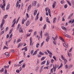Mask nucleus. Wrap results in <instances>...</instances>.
<instances>
[{
    "label": "nucleus",
    "instance_id": "obj_2",
    "mask_svg": "<svg viewBox=\"0 0 74 74\" xmlns=\"http://www.w3.org/2000/svg\"><path fill=\"white\" fill-rule=\"evenodd\" d=\"M13 22L14 23L13 24L12 26V27H14V25H15V24L16 23V18H14V19L13 21Z\"/></svg>",
    "mask_w": 74,
    "mask_h": 74
},
{
    "label": "nucleus",
    "instance_id": "obj_54",
    "mask_svg": "<svg viewBox=\"0 0 74 74\" xmlns=\"http://www.w3.org/2000/svg\"><path fill=\"white\" fill-rule=\"evenodd\" d=\"M65 67H66V69H68V65L66 64L65 65Z\"/></svg>",
    "mask_w": 74,
    "mask_h": 74
},
{
    "label": "nucleus",
    "instance_id": "obj_43",
    "mask_svg": "<svg viewBox=\"0 0 74 74\" xmlns=\"http://www.w3.org/2000/svg\"><path fill=\"white\" fill-rule=\"evenodd\" d=\"M21 41V39H18L17 41V43H18V42H20V41Z\"/></svg>",
    "mask_w": 74,
    "mask_h": 74
},
{
    "label": "nucleus",
    "instance_id": "obj_4",
    "mask_svg": "<svg viewBox=\"0 0 74 74\" xmlns=\"http://www.w3.org/2000/svg\"><path fill=\"white\" fill-rule=\"evenodd\" d=\"M55 66H54V65H53V69L54 70V72H55L56 71V68H57V65H56V64H55Z\"/></svg>",
    "mask_w": 74,
    "mask_h": 74
},
{
    "label": "nucleus",
    "instance_id": "obj_10",
    "mask_svg": "<svg viewBox=\"0 0 74 74\" xmlns=\"http://www.w3.org/2000/svg\"><path fill=\"white\" fill-rule=\"evenodd\" d=\"M56 1L54 2V3L53 4L52 6H53V8H55V5L56 4Z\"/></svg>",
    "mask_w": 74,
    "mask_h": 74
},
{
    "label": "nucleus",
    "instance_id": "obj_37",
    "mask_svg": "<svg viewBox=\"0 0 74 74\" xmlns=\"http://www.w3.org/2000/svg\"><path fill=\"white\" fill-rule=\"evenodd\" d=\"M30 42H32L33 41H32V37H31L30 38Z\"/></svg>",
    "mask_w": 74,
    "mask_h": 74
},
{
    "label": "nucleus",
    "instance_id": "obj_6",
    "mask_svg": "<svg viewBox=\"0 0 74 74\" xmlns=\"http://www.w3.org/2000/svg\"><path fill=\"white\" fill-rule=\"evenodd\" d=\"M37 3V2L36 1H34V2L32 4V6H35L36 5V4Z\"/></svg>",
    "mask_w": 74,
    "mask_h": 74
},
{
    "label": "nucleus",
    "instance_id": "obj_26",
    "mask_svg": "<svg viewBox=\"0 0 74 74\" xmlns=\"http://www.w3.org/2000/svg\"><path fill=\"white\" fill-rule=\"evenodd\" d=\"M48 14H49V15L50 16V17H51V13H50V10L49 9L48 10Z\"/></svg>",
    "mask_w": 74,
    "mask_h": 74
},
{
    "label": "nucleus",
    "instance_id": "obj_49",
    "mask_svg": "<svg viewBox=\"0 0 74 74\" xmlns=\"http://www.w3.org/2000/svg\"><path fill=\"white\" fill-rule=\"evenodd\" d=\"M47 66H48L49 65V61H47V63L46 64Z\"/></svg>",
    "mask_w": 74,
    "mask_h": 74
},
{
    "label": "nucleus",
    "instance_id": "obj_27",
    "mask_svg": "<svg viewBox=\"0 0 74 74\" xmlns=\"http://www.w3.org/2000/svg\"><path fill=\"white\" fill-rule=\"evenodd\" d=\"M22 43H20L18 46V47H17L18 48L19 47H20V46H22Z\"/></svg>",
    "mask_w": 74,
    "mask_h": 74
},
{
    "label": "nucleus",
    "instance_id": "obj_62",
    "mask_svg": "<svg viewBox=\"0 0 74 74\" xmlns=\"http://www.w3.org/2000/svg\"><path fill=\"white\" fill-rule=\"evenodd\" d=\"M71 53H69L68 52V55L69 57H70V56L71 55Z\"/></svg>",
    "mask_w": 74,
    "mask_h": 74
},
{
    "label": "nucleus",
    "instance_id": "obj_33",
    "mask_svg": "<svg viewBox=\"0 0 74 74\" xmlns=\"http://www.w3.org/2000/svg\"><path fill=\"white\" fill-rule=\"evenodd\" d=\"M45 58V57H43L41 59V60H44Z\"/></svg>",
    "mask_w": 74,
    "mask_h": 74
},
{
    "label": "nucleus",
    "instance_id": "obj_50",
    "mask_svg": "<svg viewBox=\"0 0 74 74\" xmlns=\"http://www.w3.org/2000/svg\"><path fill=\"white\" fill-rule=\"evenodd\" d=\"M34 52V50H32L31 51L30 53L31 54H33V52Z\"/></svg>",
    "mask_w": 74,
    "mask_h": 74
},
{
    "label": "nucleus",
    "instance_id": "obj_23",
    "mask_svg": "<svg viewBox=\"0 0 74 74\" xmlns=\"http://www.w3.org/2000/svg\"><path fill=\"white\" fill-rule=\"evenodd\" d=\"M40 36H41V38H42V31H40Z\"/></svg>",
    "mask_w": 74,
    "mask_h": 74
},
{
    "label": "nucleus",
    "instance_id": "obj_17",
    "mask_svg": "<svg viewBox=\"0 0 74 74\" xmlns=\"http://www.w3.org/2000/svg\"><path fill=\"white\" fill-rule=\"evenodd\" d=\"M10 8V4L8 3V5L6 7V10H8Z\"/></svg>",
    "mask_w": 74,
    "mask_h": 74
},
{
    "label": "nucleus",
    "instance_id": "obj_32",
    "mask_svg": "<svg viewBox=\"0 0 74 74\" xmlns=\"http://www.w3.org/2000/svg\"><path fill=\"white\" fill-rule=\"evenodd\" d=\"M18 5H19V2L18 1H17L16 5V7H18Z\"/></svg>",
    "mask_w": 74,
    "mask_h": 74
},
{
    "label": "nucleus",
    "instance_id": "obj_19",
    "mask_svg": "<svg viewBox=\"0 0 74 74\" xmlns=\"http://www.w3.org/2000/svg\"><path fill=\"white\" fill-rule=\"evenodd\" d=\"M73 66V65H69L68 67V69H71V67H72Z\"/></svg>",
    "mask_w": 74,
    "mask_h": 74
},
{
    "label": "nucleus",
    "instance_id": "obj_5",
    "mask_svg": "<svg viewBox=\"0 0 74 74\" xmlns=\"http://www.w3.org/2000/svg\"><path fill=\"white\" fill-rule=\"evenodd\" d=\"M46 21L48 23H51V22H50V21H49V18L48 17H47L46 18Z\"/></svg>",
    "mask_w": 74,
    "mask_h": 74
},
{
    "label": "nucleus",
    "instance_id": "obj_40",
    "mask_svg": "<svg viewBox=\"0 0 74 74\" xmlns=\"http://www.w3.org/2000/svg\"><path fill=\"white\" fill-rule=\"evenodd\" d=\"M13 30L12 29H11L10 30V31L9 32V33L10 34H11V33H12V31Z\"/></svg>",
    "mask_w": 74,
    "mask_h": 74
},
{
    "label": "nucleus",
    "instance_id": "obj_47",
    "mask_svg": "<svg viewBox=\"0 0 74 74\" xmlns=\"http://www.w3.org/2000/svg\"><path fill=\"white\" fill-rule=\"evenodd\" d=\"M40 45V44L39 43H37L36 45V48H38V46Z\"/></svg>",
    "mask_w": 74,
    "mask_h": 74
},
{
    "label": "nucleus",
    "instance_id": "obj_42",
    "mask_svg": "<svg viewBox=\"0 0 74 74\" xmlns=\"http://www.w3.org/2000/svg\"><path fill=\"white\" fill-rule=\"evenodd\" d=\"M25 66H26V64H25V63H24L22 66L23 68L25 67Z\"/></svg>",
    "mask_w": 74,
    "mask_h": 74
},
{
    "label": "nucleus",
    "instance_id": "obj_61",
    "mask_svg": "<svg viewBox=\"0 0 74 74\" xmlns=\"http://www.w3.org/2000/svg\"><path fill=\"white\" fill-rule=\"evenodd\" d=\"M40 21H42V16H41L40 17Z\"/></svg>",
    "mask_w": 74,
    "mask_h": 74
},
{
    "label": "nucleus",
    "instance_id": "obj_60",
    "mask_svg": "<svg viewBox=\"0 0 74 74\" xmlns=\"http://www.w3.org/2000/svg\"><path fill=\"white\" fill-rule=\"evenodd\" d=\"M20 33H23V29H21V30H20L19 31Z\"/></svg>",
    "mask_w": 74,
    "mask_h": 74
},
{
    "label": "nucleus",
    "instance_id": "obj_3",
    "mask_svg": "<svg viewBox=\"0 0 74 74\" xmlns=\"http://www.w3.org/2000/svg\"><path fill=\"white\" fill-rule=\"evenodd\" d=\"M50 38V36H49L48 35V36H47V38L46 39V41L47 42H48V41L49 40V38Z\"/></svg>",
    "mask_w": 74,
    "mask_h": 74
},
{
    "label": "nucleus",
    "instance_id": "obj_30",
    "mask_svg": "<svg viewBox=\"0 0 74 74\" xmlns=\"http://www.w3.org/2000/svg\"><path fill=\"white\" fill-rule=\"evenodd\" d=\"M45 62H46V61H43L41 63V65H42V64H45Z\"/></svg>",
    "mask_w": 74,
    "mask_h": 74
},
{
    "label": "nucleus",
    "instance_id": "obj_1",
    "mask_svg": "<svg viewBox=\"0 0 74 74\" xmlns=\"http://www.w3.org/2000/svg\"><path fill=\"white\" fill-rule=\"evenodd\" d=\"M5 23V20L4 18H3L2 21V23L1 24V28L2 27H3V26L4 24Z\"/></svg>",
    "mask_w": 74,
    "mask_h": 74
},
{
    "label": "nucleus",
    "instance_id": "obj_64",
    "mask_svg": "<svg viewBox=\"0 0 74 74\" xmlns=\"http://www.w3.org/2000/svg\"><path fill=\"white\" fill-rule=\"evenodd\" d=\"M29 32H33V30L32 29H29Z\"/></svg>",
    "mask_w": 74,
    "mask_h": 74
},
{
    "label": "nucleus",
    "instance_id": "obj_20",
    "mask_svg": "<svg viewBox=\"0 0 74 74\" xmlns=\"http://www.w3.org/2000/svg\"><path fill=\"white\" fill-rule=\"evenodd\" d=\"M60 40H62V41H63L64 42H66V41H65V40H64V39H63V38L60 37Z\"/></svg>",
    "mask_w": 74,
    "mask_h": 74
},
{
    "label": "nucleus",
    "instance_id": "obj_53",
    "mask_svg": "<svg viewBox=\"0 0 74 74\" xmlns=\"http://www.w3.org/2000/svg\"><path fill=\"white\" fill-rule=\"evenodd\" d=\"M46 28V24H45L43 27V29H45Z\"/></svg>",
    "mask_w": 74,
    "mask_h": 74
},
{
    "label": "nucleus",
    "instance_id": "obj_9",
    "mask_svg": "<svg viewBox=\"0 0 74 74\" xmlns=\"http://www.w3.org/2000/svg\"><path fill=\"white\" fill-rule=\"evenodd\" d=\"M30 24V22L29 21H27L26 24V26H28Z\"/></svg>",
    "mask_w": 74,
    "mask_h": 74
},
{
    "label": "nucleus",
    "instance_id": "obj_8",
    "mask_svg": "<svg viewBox=\"0 0 74 74\" xmlns=\"http://www.w3.org/2000/svg\"><path fill=\"white\" fill-rule=\"evenodd\" d=\"M1 8H2L3 10V11H5V8H4V5H1Z\"/></svg>",
    "mask_w": 74,
    "mask_h": 74
},
{
    "label": "nucleus",
    "instance_id": "obj_29",
    "mask_svg": "<svg viewBox=\"0 0 74 74\" xmlns=\"http://www.w3.org/2000/svg\"><path fill=\"white\" fill-rule=\"evenodd\" d=\"M25 18H23L22 23V24H24V22H25Z\"/></svg>",
    "mask_w": 74,
    "mask_h": 74
},
{
    "label": "nucleus",
    "instance_id": "obj_16",
    "mask_svg": "<svg viewBox=\"0 0 74 74\" xmlns=\"http://www.w3.org/2000/svg\"><path fill=\"white\" fill-rule=\"evenodd\" d=\"M61 28L63 29V30H67L66 28L63 26H61Z\"/></svg>",
    "mask_w": 74,
    "mask_h": 74
},
{
    "label": "nucleus",
    "instance_id": "obj_21",
    "mask_svg": "<svg viewBox=\"0 0 74 74\" xmlns=\"http://www.w3.org/2000/svg\"><path fill=\"white\" fill-rule=\"evenodd\" d=\"M37 51H35L34 53L32 55L33 56H34V55H36L37 54Z\"/></svg>",
    "mask_w": 74,
    "mask_h": 74
},
{
    "label": "nucleus",
    "instance_id": "obj_57",
    "mask_svg": "<svg viewBox=\"0 0 74 74\" xmlns=\"http://www.w3.org/2000/svg\"><path fill=\"white\" fill-rule=\"evenodd\" d=\"M44 69H49V68H48V67L47 66V67H44Z\"/></svg>",
    "mask_w": 74,
    "mask_h": 74
},
{
    "label": "nucleus",
    "instance_id": "obj_44",
    "mask_svg": "<svg viewBox=\"0 0 74 74\" xmlns=\"http://www.w3.org/2000/svg\"><path fill=\"white\" fill-rule=\"evenodd\" d=\"M24 62L23 60H22L19 62V64H21V63H22V62Z\"/></svg>",
    "mask_w": 74,
    "mask_h": 74
},
{
    "label": "nucleus",
    "instance_id": "obj_11",
    "mask_svg": "<svg viewBox=\"0 0 74 74\" xmlns=\"http://www.w3.org/2000/svg\"><path fill=\"white\" fill-rule=\"evenodd\" d=\"M63 45L64 47H66V48H67V47H68V44H67V43H66V44L65 43H63Z\"/></svg>",
    "mask_w": 74,
    "mask_h": 74
},
{
    "label": "nucleus",
    "instance_id": "obj_59",
    "mask_svg": "<svg viewBox=\"0 0 74 74\" xmlns=\"http://www.w3.org/2000/svg\"><path fill=\"white\" fill-rule=\"evenodd\" d=\"M16 71L17 73H19V70H16Z\"/></svg>",
    "mask_w": 74,
    "mask_h": 74
},
{
    "label": "nucleus",
    "instance_id": "obj_34",
    "mask_svg": "<svg viewBox=\"0 0 74 74\" xmlns=\"http://www.w3.org/2000/svg\"><path fill=\"white\" fill-rule=\"evenodd\" d=\"M3 70H4V68H2L1 70H0V73H3Z\"/></svg>",
    "mask_w": 74,
    "mask_h": 74
},
{
    "label": "nucleus",
    "instance_id": "obj_58",
    "mask_svg": "<svg viewBox=\"0 0 74 74\" xmlns=\"http://www.w3.org/2000/svg\"><path fill=\"white\" fill-rule=\"evenodd\" d=\"M53 59H54L56 61V57H55V56H53Z\"/></svg>",
    "mask_w": 74,
    "mask_h": 74
},
{
    "label": "nucleus",
    "instance_id": "obj_41",
    "mask_svg": "<svg viewBox=\"0 0 74 74\" xmlns=\"http://www.w3.org/2000/svg\"><path fill=\"white\" fill-rule=\"evenodd\" d=\"M71 3L73 4V5L74 6V0H72Z\"/></svg>",
    "mask_w": 74,
    "mask_h": 74
},
{
    "label": "nucleus",
    "instance_id": "obj_13",
    "mask_svg": "<svg viewBox=\"0 0 74 74\" xmlns=\"http://www.w3.org/2000/svg\"><path fill=\"white\" fill-rule=\"evenodd\" d=\"M5 55L7 56L6 57H9V56H10V55L9 54V53H5Z\"/></svg>",
    "mask_w": 74,
    "mask_h": 74
},
{
    "label": "nucleus",
    "instance_id": "obj_24",
    "mask_svg": "<svg viewBox=\"0 0 74 74\" xmlns=\"http://www.w3.org/2000/svg\"><path fill=\"white\" fill-rule=\"evenodd\" d=\"M37 10H35V11L34 13V15H36V14H37Z\"/></svg>",
    "mask_w": 74,
    "mask_h": 74
},
{
    "label": "nucleus",
    "instance_id": "obj_28",
    "mask_svg": "<svg viewBox=\"0 0 74 74\" xmlns=\"http://www.w3.org/2000/svg\"><path fill=\"white\" fill-rule=\"evenodd\" d=\"M66 1L70 6H71V3H70V2L69 1Z\"/></svg>",
    "mask_w": 74,
    "mask_h": 74
},
{
    "label": "nucleus",
    "instance_id": "obj_63",
    "mask_svg": "<svg viewBox=\"0 0 74 74\" xmlns=\"http://www.w3.org/2000/svg\"><path fill=\"white\" fill-rule=\"evenodd\" d=\"M12 37V34H11L10 36V37H9V38H11Z\"/></svg>",
    "mask_w": 74,
    "mask_h": 74
},
{
    "label": "nucleus",
    "instance_id": "obj_14",
    "mask_svg": "<svg viewBox=\"0 0 74 74\" xmlns=\"http://www.w3.org/2000/svg\"><path fill=\"white\" fill-rule=\"evenodd\" d=\"M24 50H25V51H27V47H25L22 49V51H23Z\"/></svg>",
    "mask_w": 74,
    "mask_h": 74
},
{
    "label": "nucleus",
    "instance_id": "obj_56",
    "mask_svg": "<svg viewBox=\"0 0 74 74\" xmlns=\"http://www.w3.org/2000/svg\"><path fill=\"white\" fill-rule=\"evenodd\" d=\"M72 49H73V48H71L69 50V52H71V51H72Z\"/></svg>",
    "mask_w": 74,
    "mask_h": 74
},
{
    "label": "nucleus",
    "instance_id": "obj_25",
    "mask_svg": "<svg viewBox=\"0 0 74 74\" xmlns=\"http://www.w3.org/2000/svg\"><path fill=\"white\" fill-rule=\"evenodd\" d=\"M48 14H49V15L50 16V17H51V13H50V10L49 9L48 10Z\"/></svg>",
    "mask_w": 74,
    "mask_h": 74
},
{
    "label": "nucleus",
    "instance_id": "obj_18",
    "mask_svg": "<svg viewBox=\"0 0 74 74\" xmlns=\"http://www.w3.org/2000/svg\"><path fill=\"white\" fill-rule=\"evenodd\" d=\"M47 51L48 53H49V54H50V55H52V52H51L48 50H47Z\"/></svg>",
    "mask_w": 74,
    "mask_h": 74
},
{
    "label": "nucleus",
    "instance_id": "obj_45",
    "mask_svg": "<svg viewBox=\"0 0 74 74\" xmlns=\"http://www.w3.org/2000/svg\"><path fill=\"white\" fill-rule=\"evenodd\" d=\"M64 60V63H65V64H66V63H67V60H66V59H65V60Z\"/></svg>",
    "mask_w": 74,
    "mask_h": 74
},
{
    "label": "nucleus",
    "instance_id": "obj_31",
    "mask_svg": "<svg viewBox=\"0 0 74 74\" xmlns=\"http://www.w3.org/2000/svg\"><path fill=\"white\" fill-rule=\"evenodd\" d=\"M8 49V48L5 46H4L3 49Z\"/></svg>",
    "mask_w": 74,
    "mask_h": 74
},
{
    "label": "nucleus",
    "instance_id": "obj_22",
    "mask_svg": "<svg viewBox=\"0 0 74 74\" xmlns=\"http://www.w3.org/2000/svg\"><path fill=\"white\" fill-rule=\"evenodd\" d=\"M39 54L40 55H44V53H42L41 51H40L39 52Z\"/></svg>",
    "mask_w": 74,
    "mask_h": 74
},
{
    "label": "nucleus",
    "instance_id": "obj_46",
    "mask_svg": "<svg viewBox=\"0 0 74 74\" xmlns=\"http://www.w3.org/2000/svg\"><path fill=\"white\" fill-rule=\"evenodd\" d=\"M55 61V60H54L53 59H52L51 60V63H53V62H54V61Z\"/></svg>",
    "mask_w": 74,
    "mask_h": 74
},
{
    "label": "nucleus",
    "instance_id": "obj_15",
    "mask_svg": "<svg viewBox=\"0 0 74 74\" xmlns=\"http://www.w3.org/2000/svg\"><path fill=\"white\" fill-rule=\"evenodd\" d=\"M39 15V13H38L36 15V18L35 20H38V15Z\"/></svg>",
    "mask_w": 74,
    "mask_h": 74
},
{
    "label": "nucleus",
    "instance_id": "obj_55",
    "mask_svg": "<svg viewBox=\"0 0 74 74\" xmlns=\"http://www.w3.org/2000/svg\"><path fill=\"white\" fill-rule=\"evenodd\" d=\"M42 68H41L40 70L39 71L40 73H41L42 71Z\"/></svg>",
    "mask_w": 74,
    "mask_h": 74
},
{
    "label": "nucleus",
    "instance_id": "obj_39",
    "mask_svg": "<svg viewBox=\"0 0 74 74\" xmlns=\"http://www.w3.org/2000/svg\"><path fill=\"white\" fill-rule=\"evenodd\" d=\"M48 33H46V34H45V36L46 37V36H48Z\"/></svg>",
    "mask_w": 74,
    "mask_h": 74
},
{
    "label": "nucleus",
    "instance_id": "obj_12",
    "mask_svg": "<svg viewBox=\"0 0 74 74\" xmlns=\"http://www.w3.org/2000/svg\"><path fill=\"white\" fill-rule=\"evenodd\" d=\"M30 8H31V5H29L27 9V12H29V10L30 9Z\"/></svg>",
    "mask_w": 74,
    "mask_h": 74
},
{
    "label": "nucleus",
    "instance_id": "obj_7",
    "mask_svg": "<svg viewBox=\"0 0 74 74\" xmlns=\"http://www.w3.org/2000/svg\"><path fill=\"white\" fill-rule=\"evenodd\" d=\"M64 35L65 36V37H68V38H71V36H70L68 35L67 34H64Z\"/></svg>",
    "mask_w": 74,
    "mask_h": 74
},
{
    "label": "nucleus",
    "instance_id": "obj_36",
    "mask_svg": "<svg viewBox=\"0 0 74 74\" xmlns=\"http://www.w3.org/2000/svg\"><path fill=\"white\" fill-rule=\"evenodd\" d=\"M53 43L55 45H56V41H54L53 42Z\"/></svg>",
    "mask_w": 74,
    "mask_h": 74
},
{
    "label": "nucleus",
    "instance_id": "obj_35",
    "mask_svg": "<svg viewBox=\"0 0 74 74\" xmlns=\"http://www.w3.org/2000/svg\"><path fill=\"white\" fill-rule=\"evenodd\" d=\"M7 16H8V15L6 14L4 16L3 18L5 19H6V18H7Z\"/></svg>",
    "mask_w": 74,
    "mask_h": 74
},
{
    "label": "nucleus",
    "instance_id": "obj_51",
    "mask_svg": "<svg viewBox=\"0 0 74 74\" xmlns=\"http://www.w3.org/2000/svg\"><path fill=\"white\" fill-rule=\"evenodd\" d=\"M44 41H43V42H42L41 44V47H42V45H43V44H44Z\"/></svg>",
    "mask_w": 74,
    "mask_h": 74
},
{
    "label": "nucleus",
    "instance_id": "obj_52",
    "mask_svg": "<svg viewBox=\"0 0 74 74\" xmlns=\"http://www.w3.org/2000/svg\"><path fill=\"white\" fill-rule=\"evenodd\" d=\"M64 7L65 8H67V5L66 4L64 6Z\"/></svg>",
    "mask_w": 74,
    "mask_h": 74
},
{
    "label": "nucleus",
    "instance_id": "obj_38",
    "mask_svg": "<svg viewBox=\"0 0 74 74\" xmlns=\"http://www.w3.org/2000/svg\"><path fill=\"white\" fill-rule=\"evenodd\" d=\"M61 58H62V59L63 60H65V58H64L63 56L62 55H61Z\"/></svg>",
    "mask_w": 74,
    "mask_h": 74
},
{
    "label": "nucleus",
    "instance_id": "obj_48",
    "mask_svg": "<svg viewBox=\"0 0 74 74\" xmlns=\"http://www.w3.org/2000/svg\"><path fill=\"white\" fill-rule=\"evenodd\" d=\"M58 35H56L55 37V40H56L57 39H58Z\"/></svg>",
    "mask_w": 74,
    "mask_h": 74
}]
</instances>
